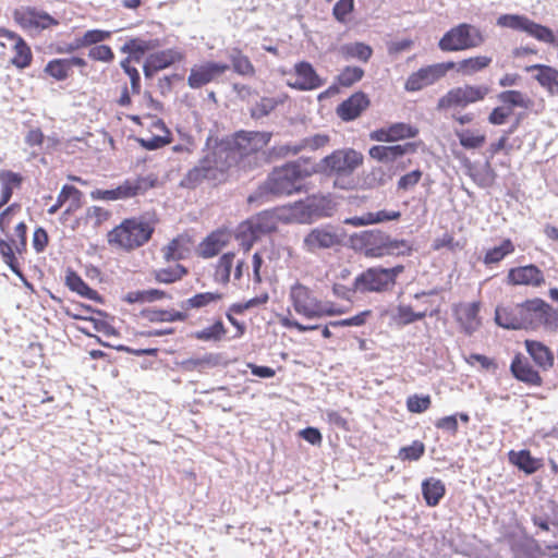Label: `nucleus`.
Here are the masks:
<instances>
[{
	"label": "nucleus",
	"instance_id": "obj_1",
	"mask_svg": "<svg viewBox=\"0 0 558 558\" xmlns=\"http://www.w3.org/2000/svg\"><path fill=\"white\" fill-rule=\"evenodd\" d=\"M556 319L553 308L539 299L523 304L498 306L495 313L496 323L506 329H526L550 326Z\"/></svg>",
	"mask_w": 558,
	"mask_h": 558
},
{
	"label": "nucleus",
	"instance_id": "obj_2",
	"mask_svg": "<svg viewBox=\"0 0 558 558\" xmlns=\"http://www.w3.org/2000/svg\"><path fill=\"white\" fill-rule=\"evenodd\" d=\"M231 153L225 146H216L208 150L198 163L187 171L181 185L194 189L204 182H222L231 167Z\"/></svg>",
	"mask_w": 558,
	"mask_h": 558
},
{
	"label": "nucleus",
	"instance_id": "obj_3",
	"mask_svg": "<svg viewBox=\"0 0 558 558\" xmlns=\"http://www.w3.org/2000/svg\"><path fill=\"white\" fill-rule=\"evenodd\" d=\"M307 172L296 162H289L280 168L275 169L268 179L250 195L248 203H255L270 195H290L300 191L304 178Z\"/></svg>",
	"mask_w": 558,
	"mask_h": 558
},
{
	"label": "nucleus",
	"instance_id": "obj_4",
	"mask_svg": "<svg viewBox=\"0 0 558 558\" xmlns=\"http://www.w3.org/2000/svg\"><path fill=\"white\" fill-rule=\"evenodd\" d=\"M154 226L144 219H125L108 233V243L131 251L144 245L151 236Z\"/></svg>",
	"mask_w": 558,
	"mask_h": 558
},
{
	"label": "nucleus",
	"instance_id": "obj_5",
	"mask_svg": "<svg viewBox=\"0 0 558 558\" xmlns=\"http://www.w3.org/2000/svg\"><path fill=\"white\" fill-rule=\"evenodd\" d=\"M363 162V155L353 148H343L332 151L324 157L317 165V169L328 175L337 177L335 184L341 189H348L347 184L339 180L351 175Z\"/></svg>",
	"mask_w": 558,
	"mask_h": 558
},
{
	"label": "nucleus",
	"instance_id": "obj_6",
	"mask_svg": "<svg viewBox=\"0 0 558 558\" xmlns=\"http://www.w3.org/2000/svg\"><path fill=\"white\" fill-rule=\"evenodd\" d=\"M271 136L270 132L240 131L230 142L218 146H225L231 153L230 161L232 166L233 163L244 162L245 158L262 150L270 142ZM243 167H245V163H243Z\"/></svg>",
	"mask_w": 558,
	"mask_h": 558
},
{
	"label": "nucleus",
	"instance_id": "obj_7",
	"mask_svg": "<svg viewBox=\"0 0 558 558\" xmlns=\"http://www.w3.org/2000/svg\"><path fill=\"white\" fill-rule=\"evenodd\" d=\"M484 41L485 36L478 27L462 23L449 29L438 46L442 51H462L480 47Z\"/></svg>",
	"mask_w": 558,
	"mask_h": 558
},
{
	"label": "nucleus",
	"instance_id": "obj_8",
	"mask_svg": "<svg viewBox=\"0 0 558 558\" xmlns=\"http://www.w3.org/2000/svg\"><path fill=\"white\" fill-rule=\"evenodd\" d=\"M403 271V266L392 268L372 267L354 279L356 292H383L392 287L396 278Z\"/></svg>",
	"mask_w": 558,
	"mask_h": 558
},
{
	"label": "nucleus",
	"instance_id": "obj_9",
	"mask_svg": "<svg viewBox=\"0 0 558 558\" xmlns=\"http://www.w3.org/2000/svg\"><path fill=\"white\" fill-rule=\"evenodd\" d=\"M276 228V216L270 211H263L242 222L238 228L236 238L243 250L248 251L260 235L270 233Z\"/></svg>",
	"mask_w": 558,
	"mask_h": 558
},
{
	"label": "nucleus",
	"instance_id": "obj_10",
	"mask_svg": "<svg viewBox=\"0 0 558 558\" xmlns=\"http://www.w3.org/2000/svg\"><path fill=\"white\" fill-rule=\"evenodd\" d=\"M497 25L513 31L524 32L538 41L549 44L554 40V32L547 26L541 25L525 15L502 14L497 19Z\"/></svg>",
	"mask_w": 558,
	"mask_h": 558
},
{
	"label": "nucleus",
	"instance_id": "obj_11",
	"mask_svg": "<svg viewBox=\"0 0 558 558\" xmlns=\"http://www.w3.org/2000/svg\"><path fill=\"white\" fill-rule=\"evenodd\" d=\"M289 300L296 314L307 319H319L320 318V304L313 291L302 283H294L290 288Z\"/></svg>",
	"mask_w": 558,
	"mask_h": 558
},
{
	"label": "nucleus",
	"instance_id": "obj_12",
	"mask_svg": "<svg viewBox=\"0 0 558 558\" xmlns=\"http://www.w3.org/2000/svg\"><path fill=\"white\" fill-rule=\"evenodd\" d=\"M489 93L486 85H464L450 89L438 101V109H448L451 107L464 108L471 104L483 100Z\"/></svg>",
	"mask_w": 558,
	"mask_h": 558
},
{
	"label": "nucleus",
	"instance_id": "obj_13",
	"mask_svg": "<svg viewBox=\"0 0 558 558\" xmlns=\"http://www.w3.org/2000/svg\"><path fill=\"white\" fill-rule=\"evenodd\" d=\"M290 75L291 78L287 81V85L298 90H314L325 84V80H323L316 73L313 65L306 61L298 62Z\"/></svg>",
	"mask_w": 558,
	"mask_h": 558
},
{
	"label": "nucleus",
	"instance_id": "obj_14",
	"mask_svg": "<svg viewBox=\"0 0 558 558\" xmlns=\"http://www.w3.org/2000/svg\"><path fill=\"white\" fill-rule=\"evenodd\" d=\"M453 66L452 62L449 63H437L422 68L418 71L412 73L407 82L405 89L409 92H417L422 88L432 85L440 77H442L449 69Z\"/></svg>",
	"mask_w": 558,
	"mask_h": 558
},
{
	"label": "nucleus",
	"instance_id": "obj_15",
	"mask_svg": "<svg viewBox=\"0 0 558 558\" xmlns=\"http://www.w3.org/2000/svg\"><path fill=\"white\" fill-rule=\"evenodd\" d=\"M227 70H229V65L226 63L205 62L196 64L191 68L187 85L193 89H198L222 75Z\"/></svg>",
	"mask_w": 558,
	"mask_h": 558
},
{
	"label": "nucleus",
	"instance_id": "obj_16",
	"mask_svg": "<svg viewBox=\"0 0 558 558\" xmlns=\"http://www.w3.org/2000/svg\"><path fill=\"white\" fill-rule=\"evenodd\" d=\"M14 19L21 27L26 31H41L58 24V22L47 12L36 10L35 8H21L14 13Z\"/></svg>",
	"mask_w": 558,
	"mask_h": 558
},
{
	"label": "nucleus",
	"instance_id": "obj_17",
	"mask_svg": "<svg viewBox=\"0 0 558 558\" xmlns=\"http://www.w3.org/2000/svg\"><path fill=\"white\" fill-rule=\"evenodd\" d=\"M183 59L184 52L177 48L154 52L147 57L144 63V74L147 78H150L156 72L169 68Z\"/></svg>",
	"mask_w": 558,
	"mask_h": 558
},
{
	"label": "nucleus",
	"instance_id": "obj_18",
	"mask_svg": "<svg viewBox=\"0 0 558 558\" xmlns=\"http://www.w3.org/2000/svg\"><path fill=\"white\" fill-rule=\"evenodd\" d=\"M26 245V225L24 222H19L15 227L14 234L8 238V241H0V251L3 257L7 259L5 262L10 264L12 270L17 274L26 284V287L31 288L32 286L22 277L21 272L12 266V259L14 258L13 250L20 251L24 248Z\"/></svg>",
	"mask_w": 558,
	"mask_h": 558
},
{
	"label": "nucleus",
	"instance_id": "obj_19",
	"mask_svg": "<svg viewBox=\"0 0 558 558\" xmlns=\"http://www.w3.org/2000/svg\"><path fill=\"white\" fill-rule=\"evenodd\" d=\"M329 143V136L326 134H315L303 138L298 144H286L272 148V154L277 157H287L296 155L304 149L317 150Z\"/></svg>",
	"mask_w": 558,
	"mask_h": 558
},
{
	"label": "nucleus",
	"instance_id": "obj_20",
	"mask_svg": "<svg viewBox=\"0 0 558 558\" xmlns=\"http://www.w3.org/2000/svg\"><path fill=\"white\" fill-rule=\"evenodd\" d=\"M339 242L338 235L330 228H315L303 239V248L314 253L318 250L330 248Z\"/></svg>",
	"mask_w": 558,
	"mask_h": 558
},
{
	"label": "nucleus",
	"instance_id": "obj_21",
	"mask_svg": "<svg viewBox=\"0 0 558 558\" xmlns=\"http://www.w3.org/2000/svg\"><path fill=\"white\" fill-rule=\"evenodd\" d=\"M507 281L513 286L539 287L544 283V275L535 265H526L511 268L507 276Z\"/></svg>",
	"mask_w": 558,
	"mask_h": 558
},
{
	"label": "nucleus",
	"instance_id": "obj_22",
	"mask_svg": "<svg viewBox=\"0 0 558 558\" xmlns=\"http://www.w3.org/2000/svg\"><path fill=\"white\" fill-rule=\"evenodd\" d=\"M418 130L407 123H393L387 128L378 129L371 133V138L377 142H396L415 137Z\"/></svg>",
	"mask_w": 558,
	"mask_h": 558
},
{
	"label": "nucleus",
	"instance_id": "obj_23",
	"mask_svg": "<svg viewBox=\"0 0 558 558\" xmlns=\"http://www.w3.org/2000/svg\"><path fill=\"white\" fill-rule=\"evenodd\" d=\"M141 189L140 181H125L111 190H95L90 193L93 199L118 201L135 196Z\"/></svg>",
	"mask_w": 558,
	"mask_h": 558
},
{
	"label": "nucleus",
	"instance_id": "obj_24",
	"mask_svg": "<svg viewBox=\"0 0 558 558\" xmlns=\"http://www.w3.org/2000/svg\"><path fill=\"white\" fill-rule=\"evenodd\" d=\"M416 150V144L414 143H405L402 145H393V146H383L377 145L373 146L369 149V156L373 159H376L381 162H391L398 159L399 157L412 154Z\"/></svg>",
	"mask_w": 558,
	"mask_h": 558
},
{
	"label": "nucleus",
	"instance_id": "obj_25",
	"mask_svg": "<svg viewBox=\"0 0 558 558\" xmlns=\"http://www.w3.org/2000/svg\"><path fill=\"white\" fill-rule=\"evenodd\" d=\"M480 303L473 302L469 304H461L456 308V316L463 330L471 335L481 325L478 317Z\"/></svg>",
	"mask_w": 558,
	"mask_h": 558
},
{
	"label": "nucleus",
	"instance_id": "obj_26",
	"mask_svg": "<svg viewBox=\"0 0 558 558\" xmlns=\"http://www.w3.org/2000/svg\"><path fill=\"white\" fill-rule=\"evenodd\" d=\"M368 98L364 93H355L338 107V116L344 121L357 118L368 106Z\"/></svg>",
	"mask_w": 558,
	"mask_h": 558
},
{
	"label": "nucleus",
	"instance_id": "obj_27",
	"mask_svg": "<svg viewBox=\"0 0 558 558\" xmlns=\"http://www.w3.org/2000/svg\"><path fill=\"white\" fill-rule=\"evenodd\" d=\"M510 369L512 375L520 381L536 386L542 383L539 374L520 354L515 355L512 360Z\"/></svg>",
	"mask_w": 558,
	"mask_h": 558
},
{
	"label": "nucleus",
	"instance_id": "obj_28",
	"mask_svg": "<svg viewBox=\"0 0 558 558\" xmlns=\"http://www.w3.org/2000/svg\"><path fill=\"white\" fill-rule=\"evenodd\" d=\"M526 72L537 71L534 78L549 93L558 92V71L545 64H533L525 68Z\"/></svg>",
	"mask_w": 558,
	"mask_h": 558
},
{
	"label": "nucleus",
	"instance_id": "obj_29",
	"mask_svg": "<svg viewBox=\"0 0 558 558\" xmlns=\"http://www.w3.org/2000/svg\"><path fill=\"white\" fill-rule=\"evenodd\" d=\"M400 216H401L400 211L379 210L376 213H366V214H363L362 216H354L351 218H347L344 220V223L353 226V227H363V226L379 223V222L389 221V220H397L400 218Z\"/></svg>",
	"mask_w": 558,
	"mask_h": 558
},
{
	"label": "nucleus",
	"instance_id": "obj_30",
	"mask_svg": "<svg viewBox=\"0 0 558 558\" xmlns=\"http://www.w3.org/2000/svg\"><path fill=\"white\" fill-rule=\"evenodd\" d=\"M160 46L161 41L158 38H132L125 41L121 47V51L129 53L135 60H140L144 53L155 50Z\"/></svg>",
	"mask_w": 558,
	"mask_h": 558
},
{
	"label": "nucleus",
	"instance_id": "obj_31",
	"mask_svg": "<svg viewBox=\"0 0 558 558\" xmlns=\"http://www.w3.org/2000/svg\"><path fill=\"white\" fill-rule=\"evenodd\" d=\"M82 192L72 185H64L58 195L57 203L48 209V214L53 215L58 209L66 202L70 201V205L65 210V214H71L81 207Z\"/></svg>",
	"mask_w": 558,
	"mask_h": 558
},
{
	"label": "nucleus",
	"instance_id": "obj_32",
	"mask_svg": "<svg viewBox=\"0 0 558 558\" xmlns=\"http://www.w3.org/2000/svg\"><path fill=\"white\" fill-rule=\"evenodd\" d=\"M525 348L535 364L541 368L548 369L553 366L554 354L545 344L534 340H526Z\"/></svg>",
	"mask_w": 558,
	"mask_h": 558
},
{
	"label": "nucleus",
	"instance_id": "obj_33",
	"mask_svg": "<svg viewBox=\"0 0 558 558\" xmlns=\"http://www.w3.org/2000/svg\"><path fill=\"white\" fill-rule=\"evenodd\" d=\"M229 234L223 231L213 232L201 243V255L205 258L217 255L228 243Z\"/></svg>",
	"mask_w": 558,
	"mask_h": 558
},
{
	"label": "nucleus",
	"instance_id": "obj_34",
	"mask_svg": "<svg viewBox=\"0 0 558 558\" xmlns=\"http://www.w3.org/2000/svg\"><path fill=\"white\" fill-rule=\"evenodd\" d=\"M313 216V220L329 217L335 210V203L329 196L313 195L307 197V205L305 206Z\"/></svg>",
	"mask_w": 558,
	"mask_h": 558
},
{
	"label": "nucleus",
	"instance_id": "obj_35",
	"mask_svg": "<svg viewBox=\"0 0 558 558\" xmlns=\"http://www.w3.org/2000/svg\"><path fill=\"white\" fill-rule=\"evenodd\" d=\"M446 492L445 484L435 477H429L422 483V494L427 506L435 507L439 504Z\"/></svg>",
	"mask_w": 558,
	"mask_h": 558
},
{
	"label": "nucleus",
	"instance_id": "obj_36",
	"mask_svg": "<svg viewBox=\"0 0 558 558\" xmlns=\"http://www.w3.org/2000/svg\"><path fill=\"white\" fill-rule=\"evenodd\" d=\"M23 178L20 173L10 171V170H1L0 171V183H1V195L0 203L2 205L7 204L13 193V190L20 187L22 184Z\"/></svg>",
	"mask_w": 558,
	"mask_h": 558
},
{
	"label": "nucleus",
	"instance_id": "obj_37",
	"mask_svg": "<svg viewBox=\"0 0 558 558\" xmlns=\"http://www.w3.org/2000/svg\"><path fill=\"white\" fill-rule=\"evenodd\" d=\"M223 294L220 292H203L197 293L193 295L192 298H189L180 303V307L183 311L189 310H198L206 306H209L211 304H215L222 300Z\"/></svg>",
	"mask_w": 558,
	"mask_h": 558
},
{
	"label": "nucleus",
	"instance_id": "obj_38",
	"mask_svg": "<svg viewBox=\"0 0 558 558\" xmlns=\"http://www.w3.org/2000/svg\"><path fill=\"white\" fill-rule=\"evenodd\" d=\"M191 247L189 239L178 236L173 239L165 248L163 257L167 262L184 259L190 255Z\"/></svg>",
	"mask_w": 558,
	"mask_h": 558
},
{
	"label": "nucleus",
	"instance_id": "obj_39",
	"mask_svg": "<svg viewBox=\"0 0 558 558\" xmlns=\"http://www.w3.org/2000/svg\"><path fill=\"white\" fill-rule=\"evenodd\" d=\"M454 134L459 138L460 145L465 149L481 148L486 141L485 133L478 130L456 129Z\"/></svg>",
	"mask_w": 558,
	"mask_h": 558
},
{
	"label": "nucleus",
	"instance_id": "obj_40",
	"mask_svg": "<svg viewBox=\"0 0 558 558\" xmlns=\"http://www.w3.org/2000/svg\"><path fill=\"white\" fill-rule=\"evenodd\" d=\"M339 52L345 60L356 59L367 62L372 57L373 49L364 43H350L342 45L339 48Z\"/></svg>",
	"mask_w": 558,
	"mask_h": 558
},
{
	"label": "nucleus",
	"instance_id": "obj_41",
	"mask_svg": "<svg viewBox=\"0 0 558 558\" xmlns=\"http://www.w3.org/2000/svg\"><path fill=\"white\" fill-rule=\"evenodd\" d=\"M492 58L487 56H476L468 58L458 63V71L463 75H473L487 68Z\"/></svg>",
	"mask_w": 558,
	"mask_h": 558
},
{
	"label": "nucleus",
	"instance_id": "obj_42",
	"mask_svg": "<svg viewBox=\"0 0 558 558\" xmlns=\"http://www.w3.org/2000/svg\"><path fill=\"white\" fill-rule=\"evenodd\" d=\"M145 317L151 323H171L184 322L187 318L185 312L168 311V310H151L145 313Z\"/></svg>",
	"mask_w": 558,
	"mask_h": 558
},
{
	"label": "nucleus",
	"instance_id": "obj_43",
	"mask_svg": "<svg viewBox=\"0 0 558 558\" xmlns=\"http://www.w3.org/2000/svg\"><path fill=\"white\" fill-rule=\"evenodd\" d=\"M234 265V254L233 253H226L223 254L216 266L215 270V281L218 283L226 284L230 281L231 276V269Z\"/></svg>",
	"mask_w": 558,
	"mask_h": 558
},
{
	"label": "nucleus",
	"instance_id": "obj_44",
	"mask_svg": "<svg viewBox=\"0 0 558 558\" xmlns=\"http://www.w3.org/2000/svg\"><path fill=\"white\" fill-rule=\"evenodd\" d=\"M510 461L527 474L534 473L539 466L537 460L527 450L511 451Z\"/></svg>",
	"mask_w": 558,
	"mask_h": 558
},
{
	"label": "nucleus",
	"instance_id": "obj_45",
	"mask_svg": "<svg viewBox=\"0 0 558 558\" xmlns=\"http://www.w3.org/2000/svg\"><path fill=\"white\" fill-rule=\"evenodd\" d=\"M65 282L70 290L76 292L77 294L84 298H87L89 300H96L98 298V293L92 288H89L87 283H85L83 279L75 272L68 274Z\"/></svg>",
	"mask_w": 558,
	"mask_h": 558
},
{
	"label": "nucleus",
	"instance_id": "obj_46",
	"mask_svg": "<svg viewBox=\"0 0 558 558\" xmlns=\"http://www.w3.org/2000/svg\"><path fill=\"white\" fill-rule=\"evenodd\" d=\"M186 274V269L180 265L175 264L173 266H169L167 268L157 269L154 271V277L156 281L160 283H172L180 280Z\"/></svg>",
	"mask_w": 558,
	"mask_h": 558
},
{
	"label": "nucleus",
	"instance_id": "obj_47",
	"mask_svg": "<svg viewBox=\"0 0 558 558\" xmlns=\"http://www.w3.org/2000/svg\"><path fill=\"white\" fill-rule=\"evenodd\" d=\"M286 97H264L260 98L251 109L252 117L260 119L268 116L278 105L284 101Z\"/></svg>",
	"mask_w": 558,
	"mask_h": 558
},
{
	"label": "nucleus",
	"instance_id": "obj_48",
	"mask_svg": "<svg viewBox=\"0 0 558 558\" xmlns=\"http://www.w3.org/2000/svg\"><path fill=\"white\" fill-rule=\"evenodd\" d=\"M427 315L426 311L414 312L410 305H399L393 314L397 324L405 326L414 322L423 319Z\"/></svg>",
	"mask_w": 558,
	"mask_h": 558
},
{
	"label": "nucleus",
	"instance_id": "obj_49",
	"mask_svg": "<svg viewBox=\"0 0 558 558\" xmlns=\"http://www.w3.org/2000/svg\"><path fill=\"white\" fill-rule=\"evenodd\" d=\"M498 99L510 107H519L527 109L532 105V100L522 92L506 90L498 95Z\"/></svg>",
	"mask_w": 558,
	"mask_h": 558
},
{
	"label": "nucleus",
	"instance_id": "obj_50",
	"mask_svg": "<svg viewBox=\"0 0 558 558\" xmlns=\"http://www.w3.org/2000/svg\"><path fill=\"white\" fill-rule=\"evenodd\" d=\"M230 60L234 72L242 76H253L255 69L250 59L242 54L239 50H233L230 54Z\"/></svg>",
	"mask_w": 558,
	"mask_h": 558
},
{
	"label": "nucleus",
	"instance_id": "obj_51",
	"mask_svg": "<svg viewBox=\"0 0 558 558\" xmlns=\"http://www.w3.org/2000/svg\"><path fill=\"white\" fill-rule=\"evenodd\" d=\"M514 246L510 240H504L499 246L488 250L484 257L486 265L499 263L507 255L513 253Z\"/></svg>",
	"mask_w": 558,
	"mask_h": 558
},
{
	"label": "nucleus",
	"instance_id": "obj_52",
	"mask_svg": "<svg viewBox=\"0 0 558 558\" xmlns=\"http://www.w3.org/2000/svg\"><path fill=\"white\" fill-rule=\"evenodd\" d=\"M227 330L221 320H217L211 326H208L194 333L197 340L202 341H219L226 335Z\"/></svg>",
	"mask_w": 558,
	"mask_h": 558
},
{
	"label": "nucleus",
	"instance_id": "obj_53",
	"mask_svg": "<svg viewBox=\"0 0 558 558\" xmlns=\"http://www.w3.org/2000/svg\"><path fill=\"white\" fill-rule=\"evenodd\" d=\"M32 61V52L29 47L23 39H16L14 44V57L12 63L20 69H24L29 65Z\"/></svg>",
	"mask_w": 558,
	"mask_h": 558
},
{
	"label": "nucleus",
	"instance_id": "obj_54",
	"mask_svg": "<svg viewBox=\"0 0 558 558\" xmlns=\"http://www.w3.org/2000/svg\"><path fill=\"white\" fill-rule=\"evenodd\" d=\"M45 72L58 81H63L69 76L71 70L66 59H53L48 62Z\"/></svg>",
	"mask_w": 558,
	"mask_h": 558
},
{
	"label": "nucleus",
	"instance_id": "obj_55",
	"mask_svg": "<svg viewBox=\"0 0 558 558\" xmlns=\"http://www.w3.org/2000/svg\"><path fill=\"white\" fill-rule=\"evenodd\" d=\"M378 241L389 251L395 252L396 250H400L401 247L403 251H399V253H403L404 251H410V246L405 241H389L388 239L386 242H383V235L380 233H368L364 236L365 244H375Z\"/></svg>",
	"mask_w": 558,
	"mask_h": 558
},
{
	"label": "nucleus",
	"instance_id": "obj_56",
	"mask_svg": "<svg viewBox=\"0 0 558 558\" xmlns=\"http://www.w3.org/2000/svg\"><path fill=\"white\" fill-rule=\"evenodd\" d=\"M363 75V69L359 66H345L337 76V82L343 87H350L361 81Z\"/></svg>",
	"mask_w": 558,
	"mask_h": 558
},
{
	"label": "nucleus",
	"instance_id": "obj_57",
	"mask_svg": "<svg viewBox=\"0 0 558 558\" xmlns=\"http://www.w3.org/2000/svg\"><path fill=\"white\" fill-rule=\"evenodd\" d=\"M307 205V198L296 202L291 207L290 217L296 222L307 223L313 221L312 213L305 207Z\"/></svg>",
	"mask_w": 558,
	"mask_h": 558
},
{
	"label": "nucleus",
	"instance_id": "obj_58",
	"mask_svg": "<svg viewBox=\"0 0 558 558\" xmlns=\"http://www.w3.org/2000/svg\"><path fill=\"white\" fill-rule=\"evenodd\" d=\"M424 444L415 440L410 446L402 447L398 456L401 460L416 461L424 454Z\"/></svg>",
	"mask_w": 558,
	"mask_h": 558
},
{
	"label": "nucleus",
	"instance_id": "obj_59",
	"mask_svg": "<svg viewBox=\"0 0 558 558\" xmlns=\"http://www.w3.org/2000/svg\"><path fill=\"white\" fill-rule=\"evenodd\" d=\"M111 37L110 31H102V29H89L84 33L83 36H81L82 43L84 47L87 46H98L97 44H100Z\"/></svg>",
	"mask_w": 558,
	"mask_h": 558
},
{
	"label": "nucleus",
	"instance_id": "obj_60",
	"mask_svg": "<svg viewBox=\"0 0 558 558\" xmlns=\"http://www.w3.org/2000/svg\"><path fill=\"white\" fill-rule=\"evenodd\" d=\"M371 311H363L352 317L340 319V320H333L329 323L330 327H360L363 326L368 317L371 316Z\"/></svg>",
	"mask_w": 558,
	"mask_h": 558
},
{
	"label": "nucleus",
	"instance_id": "obj_61",
	"mask_svg": "<svg viewBox=\"0 0 558 558\" xmlns=\"http://www.w3.org/2000/svg\"><path fill=\"white\" fill-rule=\"evenodd\" d=\"M429 396H410L407 400L408 410L412 413H423L430 407Z\"/></svg>",
	"mask_w": 558,
	"mask_h": 558
},
{
	"label": "nucleus",
	"instance_id": "obj_62",
	"mask_svg": "<svg viewBox=\"0 0 558 558\" xmlns=\"http://www.w3.org/2000/svg\"><path fill=\"white\" fill-rule=\"evenodd\" d=\"M88 57L95 61L111 62L114 59V53L109 46L98 45L89 49Z\"/></svg>",
	"mask_w": 558,
	"mask_h": 558
},
{
	"label": "nucleus",
	"instance_id": "obj_63",
	"mask_svg": "<svg viewBox=\"0 0 558 558\" xmlns=\"http://www.w3.org/2000/svg\"><path fill=\"white\" fill-rule=\"evenodd\" d=\"M354 9V0H339L332 10L333 16L339 22H344L349 13Z\"/></svg>",
	"mask_w": 558,
	"mask_h": 558
},
{
	"label": "nucleus",
	"instance_id": "obj_64",
	"mask_svg": "<svg viewBox=\"0 0 558 558\" xmlns=\"http://www.w3.org/2000/svg\"><path fill=\"white\" fill-rule=\"evenodd\" d=\"M422 178V172L420 170H413L404 175H402L398 181L399 190H410L415 186Z\"/></svg>",
	"mask_w": 558,
	"mask_h": 558
}]
</instances>
